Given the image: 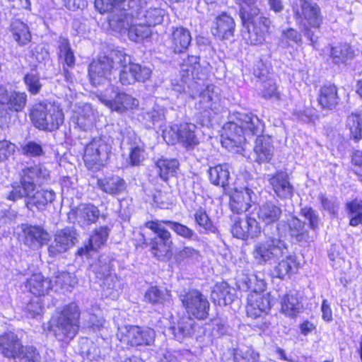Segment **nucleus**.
I'll return each mask as SVG.
<instances>
[{
	"instance_id": "obj_53",
	"label": "nucleus",
	"mask_w": 362,
	"mask_h": 362,
	"mask_svg": "<svg viewBox=\"0 0 362 362\" xmlns=\"http://www.w3.org/2000/svg\"><path fill=\"white\" fill-rule=\"evenodd\" d=\"M346 127L350 130L351 137L355 141H358L361 139L362 131V118L361 115L356 113H351L349 115L346 120Z\"/></svg>"
},
{
	"instance_id": "obj_46",
	"label": "nucleus",
	"mask_w": 362,
	"mask_h": 362,
	"mask_svg": "<svg viewBox=\"0 0 362 362\" xmlns=\"http://www.w3.org/2000/svg\"><path fill=\"white\" fill-rule=\"evenodd\" d=\"M302 308L296 293H288L281 300V311L285 315L293 317L298 313Z\"/></svg>"
},
{
	"instance_id": "obj_6",
	"label": "nucleus",
	"mask_w": 362,
	"mask_h": 362,
	"mask_svg": "<svg viewBox=\"0 0 362 362\" xmlns=\"http://www.w3.org/2000/svg\"><path fill=\"white\" fill-rule=\"evenodd\" d=\"M134 1L127 0H95V7L100 13H110L108 23L115 31L122 32L127 28L131 21V16L126 6L130 8Z\"/></svg>"
},
{
	"instance_id": "obj_49",
	"label": "nucleus",
	"mask_w": 362,
	"mask_h": 362,
	"mask_svg": "<svg viewBox=\"0 0 362 362\" xmlns=\"http://www.w3.org/2000/svg\"><path fill=\"white\" fill-rule=\"evenodd\" d=\"M13 360L15 362H40L41 356L36 347L22 344L19 353Z\"/></svg>"
},
{
	"instance_id": "obj_9",
	"label": "nucleus",
	"mask_w": 362,
	"mask_h": 362,
	"mask_svg": "<svg viewBox=\"0 0 362 362\" xmlns=\"http://www.w3.org/2000/svg\"><path fill=\"white\" fill-rule=\"evenodd\" d=\"M112 144V139L108 136L93 138L85 148L83 160L86 165L90 169L103 165L111 153Z\"/></svg>"
},
{
	"instance_id": "obj_37",
	"label": "nucleus",
	"mask_w": 362,
	"mask_h": 362,
	"mask_svg": "<svg viewBox=\"0 0 362 362\" xmlns=\"http://www.w3.org/2000/svg\"><path fill=\"white\" fill-rule=\"evenodd\" d=\"M194 321L189 317L180 319L176 326L169 328L168 332L173 334L175 339L182 341L190 337L194 332Z\"/></svg>"
},
{
	"instance_id": "obj_63",
	"label": "nucleus",
	"mask_w": 362,
	"mask_h": 362,
	"mask_svg": "<svg viewBox=\"0 0 362 362\" xmlns=\"http://www.w3.org/2000/svg\"><path fill=\"white\" fill-rule=\"evenodd\" d=\"M24 82L28 91L33 95L37 94L42 88L39 76L35 74H27L24 76Z\"/></svg>"
},
{
	"instance_id": "obj_5",
	"label": "nucleus",
	"mask_w": 362,
	"mask_h": 362,
	"mask_svg": "<svg viewBox=\"0 0 362 362\" xmlns=\"http://www.w3.org/2000/svg\"><path fill=\"white\" fill-rule=\"evenodd\" d=\"M30 117L37 129L48 132L59 129L64 119L59 105L47 101L35 103L31 108Z\"/></svg>"
},
{
	"instance_id": "obj_51",
	"label": "nucleus",
	"mask_w": 362,
	"mask_h": 362,
	"mask_svg": "<svg viewBox=\"0 0 362 362\" xmlns=\"http://www.w3.org/2000/svg\"><path fill=\"white\" fill-rule=\"evenodd\" d=\"M59 52L60 59L64 61L68 67L73 68L75 65V56L67 39L60 38Z\"/></svg>"
},
{
	"instance_id": "obj_62",
	"label": "nucleus",
	"mask_w": 362,
	"mask_h": 362,
	"mask_svg": "<svg viewBox=\"0 0 362 362\" xmlns=\"http://www.w3.org/2000/svg\"><path fill=\"white\" fill-rule=\"evenodd\" d=\"M16 148V145L10 141L0 140V163H4L13 156Z\"/></svg>"
},
{
	"instance_id": "obj_12",
	"label": "nucleus",
	"mask_w": 362,
	"mask_h": 362,
	"mask_svg": "<svg viewBox=\"0 0 362 362\" xmlns=\"http://www.w3.org/2000/svg\"><path fill=\"white\" fill-rule=\"evenodd\" d=\"M296 20L305 28H318L322 21L320 8L316 3L310 0H298L293 6Z\"/></svg>"
},
{
	"instance_id": "obj_42",
	"label": "nucleus",
	"mask_w": 362,
	"mask_h": 362,
	"mask_svg": "<svg viewBox=\"0 0 362 362\" xmlns=\"http://www.w3.org/2000/svg\"><path fill=\"white\" fill-rule=\"evenodd\" d=\"M101 286L103 295L112 299L117 298L122 290V284L115 274L109 275L102 279Z\"/></svg>"
},
{
	"instance_id": "obj_10",
	"label": "nucleus",
	"mask_w": 362,
	"mask_h": 362,
	"mask_svg": "<svg viewBox=\"0 0 362 362\" xmlns=\"http://www.w3.org/2000/svg\"><path fill=\"white\" fill-rule=\"evenodd\" d=\"M145 226L157 235L151 243L153 255L160 260L168 257L171 254L173 245L171 233L159 220L147 221Z\"/></svg>"
},
{
	"instance_id": "obj_23",
	"label": "nucleus",
	"mask_w": 362,
	"mask_h": 362,
	"mask_svg": "<svg viewBox=\"0 0 362 362\" xmlns=\"http://www.w3.org/2000/svg\"><path fill=\"white\" fill-rule=\"evenodd\" d=\"M23 243L28 247L36 249L41 247L49 240V234L42 227L23 224Z\"/></svg>"
},
{
	"instance_id": "obj_52",
	"label": "nucleus",
	"mask_w": 362,
	"mask_h": 362,
	"mask_svg": "<svg viewBox=\"0 0 362 362\" xmlns=\"http://www.w3.org/2000/svg\"><path fill=\"white\" fill-rule=\"evenodd\" d=\"M160 221L162 222L163 226L166 225L169 226L177 235L185 239L193 240L197 237L195 232L192 229L180 223L168 220H161Z\"/></svg>"
},
{
	"instance_id": "obj_61",
	"label": "nucleus",
	"mask_w": 362,
	"mask_h": 362,
	"mask_svg": "<svg viewBox=\"0 0 362 362\" xmlns=\"http://www.w3.org/2000/svg\"><path fill=\"white\" fill-rule=\"evenodd\" d=\"M106 350L91 342L86 351V358L92 362H99L105 357Z\"/></svg>"
},
{
	"instance_id": "obj_16",
	"label": "nucleus",
	"mask_w": 362,
	"mask_h": 362,
	"mask_svg": "<svg viewBox=\"0 0 362 362\" xmlns=\"http://www.w3.org/2000/svg\"><path fill=\"white\" fill-rule=\"evenodd\" d=\"M113 62L116 64L115 70H118L119 82L122 86L134 84L136 71L132 57L122 50H114Z\"/></svg>"
},
{
	"instance_id": "obj_22",
	"label": "nucleus",
	"mask_w": 362,
	"mask_h": 362,
	"mask_svg": "<svg viewBox=\"0 0 362 362\" xmlns=\"http://www.w3.org/2000/svg\"><path fill=\"white\" fill-rule=\"evenodd\" d=\"M200 69L199 57L197 56H189L183 59L180 65L181 80L184 83L189 84L188 88H197L198 83L195 79H199V70Z\"/></svg>"
},
{
	"instance_id": "obj_58",
	"label": "nucleus",
	"mask_w": 362,
	"mask_h": 362,
	"mask_svg": "<svg viewBox=\"0 0 362 362\" xmlns=\"http://www.w3.org/2000/svg\"><path fill=\"white\" fill-rule=\"evenodd\" d=\"M300 214L308 221L309 227L312 230L311 233L316 236L320 223V217L317 213L311 207L306 206L301 209Z\"/></svg>"
},
{
	"instance_id": "obj_7",
	"label": "nucleus",
	"mask_w": 362,
	"mask_h": 362,
	"mask_svg": "<svg viewBox=\"0 0 362 362\" xmlns=\"http://www.w3.org/2000/svg\"><path fill=\"white\" fill-rule=\"evenodd\" d=\"M81 312L75 303L65 305L54 320L52 331L60 341L72 339L78 333Z\"/></svg>"
},
{
	"instance_id": "obj_41",
	"label": "nucleus",
	"mask_w": 362,
	"mask_h": 362,
	"mask_svg": "<svg viewBox=\"0 0 362 362\" xmlns=\"http://www.w3.org/2000/svg\"><path fill=\"white\" fill-rule=\"evenodd\" d=\"M131 21L129 26L124 29L121 33L128 31V35L132 41L138 42L146 37L150 36L151 31L150 27L148 26L144 22H140L132 25L133 13L129 12Z\"/></svg>"
},
{
	"instance_id": "obj_13",
	"label": "nucleus",
	"mask_w": 362,
	"mask_h": 362,
	"mask_svg": "<svg viewBox=\"0 0 362 362\" xmlns=\"http://www.w3.org/2000/svg\"><path fill=\"white\" fill-rule=\"evenodd\" d=\"M100 100L111 110L119 113H124L139 105L137 99L124 92L119 91L115 86H111L110 90L107 89L106 93L100 97Z\"/></svg>"
},
{
	"instance_id": "obj_19",
	"label": "nucleus",
	"mask_w": 362,
	"mask_h": 362,
	"mask_svg": "<svg viewBox=\"0 0 362 362\" xmlns=\"http://www.w3.org/2000/svg\"><path fill=\"white\" fill-rule=\"evenodd\" d=\"M260 233L261 228L259 223L255 218L249 216L243 219L235 220L231 228L233 236L242 240H246L249 237L257 238Z\"/></svg>"
},
{
	"instance_id": "obj_55",
	"label": "nucleus",
	"mask_w": 362,
	"mask_h": 362,
	"mask_svg": "<svg viewBox=\"0 0 362 362\" xmlns=\"http://www.w3.org/2000/svg\"><path fill=\"white\" fill-rule=\"evenodd\" d=\"M93 313L86 311L83 313V317L87 322L88 326L93 329H100L103 327L105 320L99 315L100 310L97 308H92Z\"/></svg>"
},
{
	"instance_id": "obj_8",
	"label": "nucleus",
	"mask_w": 362,
	"mask_h": 362,
	"mask_svg": "<svg viewBox=\"0 0 362 362\" xmlns=\"http://www.w3.org/2000/svg\"><path fill=\"white\" fill-rule=\"evenodd\" d=\"M245 280L247 288L252 291L247 297L246 306L247 314L249 317L257 318L262 314H267L271 308L269 295L263 293L265 284L263 280H257V276L252 275Z\"/></svg>"
},
{
	"instance_id": "obj_15",
	"label": "nucleus",
	"mask_w": 362,
	"mask_h": 362,
	"mask_svg": "<svg viewBox=\"0 0 362 362\" xmlns=\"http://www.w3.org/2000/svg\"><path fill=\"white\" fill-rule=\"evenodd\" d=\"M198 86H199V83ZM192 89L199 93L194 105L196 110L199 114L204 115V117H209L211 112L217 109L219 102L218 88L214 85H209L201 90L199 87ZM192 93H194V90H192Z\"/></svg>"
},
{
	"instance_id": "obj_57",
	"label": "nucleus",
	"mask_w": 362,
	"mask_h": 362,
	"mask_svg": "<svg viewBox=\"0 0 362 362\" xmlns=\"http://www.w3.org/2000/svg\"><path fill=\"white\" fill-rule=\"evenodd\" d=\"M194 220L206 233L216 232V227L213 225L205 210L202 209H198L194 214Z\"/></svg>"
},
{
	"instance_id": "obj_43",
	"label": "nucleus",
	"mask_w": 362,
	"mask_h": 362,
	"mask_svg": "<svg viewBox=\"0 0 362 362\" xmlns=\"http://www.w3.org/2000/svg\"><path fill=\"white\" fill-rule=\"evenodd\" d=\"M21 153L28 158H39L45 155V151L40 141L25 139L20 143Z\"/></svg>"
},
{
	"instance_id": "obj_3",
	"label": "nucleus",
	"mask_w": 362,
	"mask_h": 362,
	"mask_svg": "<svg viewBox=\"0 0 362 362\" xmlns=\"http://www.w3.org/2000/svg\"><path fill=\"white\" fill-rule=\"evenodd\" d=\"M235 120L227 122L223 127L221 144L229 151L243 154L245 135L261 136L264 125L252 113L237 112Z\"/></svg>"
},
{
	"instance_id": "obj_31",
	"label": "nucleus",
	"mask_w": 362,
	"mask_h": 362,
	"mask_svg": "<svg viewBox=\"0 0 362 362\" xmlns=\"http://www.w3.org/2000/svg\"><path fill=\"white\" fill-rule=\"evenodd\" d=\"M26 288L36 296H45L52 289V281L42 274H33L26 281Z\"/></svg>"
},
{
	"instance_id": "obj_14",
	"label": "nucleus",
	"mask_w": 362,
	"mask_h": 362,
	"mask_svg": "<svg viewBox=\"0 0 362 362\" xmlns=\"http://www.w3.org/2000/svg\"><path fill=\"white\" fill-rule=\"evenodd\" d=\"M180 298L189 315L199 320L207 317L209 302L200 291L197 290L189 291L185 294H181Z\"/></svg>"
},
{
	"instance_id": "obj_47",
	"label": "nucleus",
	"mask_w": 362,
	"mask_h": 362,
	"mask_svg": "<svg viewBox=\"0 0 362 362\" xmlns=\"http://www.w3.org/2000/svg\"><path fill=\"white\" fill-rule=\"evenodd\" d=\"M159 175L166 181L170 177H173L178 169L179 163L176 159L161 158L156 163Z\"/></svg>"
},
{
	"instance_id": "obj_33",
	"label": "nucleus",
	"mask_w": 362,
	"mask_h": 362,
	"mask_svg": "<svg viewBox=\"0 0 362 362\" xmlns=\"http://www.w3.org/2000/svg\"><path fill=\"white\" fill-rule=\"evenodd\" d=\"M97 185L103 192L110 195H117L122 193L127 187L125 181L117 175L98 179Z\"/></svg>"
},
{
	"instance_id": "obj_17",
	"label": "nucleus",
	"mask_w": 362,
	"mask_h": 362,
	"mask_svg": "<svg viewBox=\"0 0 362 362\" xmlns=\"http://www.w3.org/2000/svg\"><path fill=\"white\" fill-rule=\"evenodd\" d=\"M116 64L113 62V51L110 57L103 56L92 62L88 68V76L95 86L104 83Z\"/></svg>"
},
{
	"instance_id": "obj_2",
	"label": "nucleus",
	"mask_w": 362,
	"mask_h": 362,
	"mask_svg": "<svg viewBox=\"0 0 362 362\" xmlns=\"http://www.w3.org/2000/svg\"><path fill=\"white\" fill-rule=\"evenodd\" d=\"M266 236L265 240L259 241L254 245V259L259 265L279 261L275 267L277 276L281 279L290 276L298 268L296 257L290 253L286 243L279 235L267 234Z\"/></svg>"
},
{
	"instance_id": "obj_39",
	"label": "nucleus",
	"mask_w": 362,
	"mask_h": 362,
	"mask_svg": "<svg viewBox=\"0 0 362 362\" xmlns=\"http://www.w3.org/2000/svg\"><path fill=\"white\" fill-rule=\"evenodd\" d=\"M197 127L192 123H183L180 124L179 142L185 148H192L199 144L195 135Z\"/></svg>"
},
{
	"instance_id": "obj_1",
	"label": "nucleus",
	"mask_w": 362,
	"mask_h": 362,
	"mask_svg": "<svg viewBox=\"0 0 362 362\" xmlns=\"http://www.w3.org/2000/svg\"><path fill=\"white\" fill-rule=\"evenodd\" d=\"M19 184H14L13 189L7 198L16 201L25 197V206L32 211L34 208L42 211L48 203H52L55 198L52 190H39L34 193L37 185L47 183L50 180L49 170L42 164L38 163L23 168L20 173Z\"/></svg>"
},
{
	"instance_id": "obj_48",
	"label": "nucleus",
	"mask_w": 362,
	"mask_h": 362,
	"mask_svg": "<svg viewBox=\"0 0 362 362\" xmlns=\"http://www.w3.org/2000/svg\"><path fill=\"white\" fill-rule=\"evenodd\" d=\"M91 268L97 278L100 280L114 274L111 273V259L106 255H100L97 262L91 265Z\"/></svg>"
},
{
	"instance_id": "obj_25",
	"label": "nucleus",
	"mask_w": 362,
	"mask_h": 362,
	"mask_svg": "<svg viewBox=\"0 0 362 362\" xmlns=\"http://www.w3.org/2000/svg\"><path fill=\"white\" fill-rule=\"evenodd\" d=\"M22 344L21 339L16 333H3L0 335V355L9 360H13L19 353Z\"/></svg>"
},
{
	"instance_id": "obj_34",
	"label": "nucleus",
	"mask_w": 362,
	"mask_h": 362,
	"mask_svg": "<svg viewBox=\"0 0 362 362\" xmlns=\"http://www.w3.org/2000/svg\"><path fill=\"white\" fill-rule=\"evenodd\" d=\"M110 229L107 226H101L95 229L89 238V243L78 250L79 255L88 254L91 250H96L103 245L107 240Z\"/></svg>"
},
{
	"instance_id": "obj_38",
	"label": "nucleus",
	"mask_w": 362,
	"mask_h": 362,
	"mask_svg": "<svg viewBox=\"0 0 362 362\" xmlns=\"http://www.w3.org/2000/svg\"><path fill=\"white\" fill-rule=\"evenodd\" d=\"M209 180L215 185L226 188L228 185L230 172L226 164H219L209 169Z\"/></svg>"
},
{
	"instance_id": "obj_30",
	"label": "nucleus",
	"mask_w": 362,
	"mask_h": 362,
	"mask_svg": "<svg viewBox=\"0 0 362 362\" xmlns=\"http://www.w3.org/2000/svg\"><path fill=\"white\" fill-rule=\"evenodd\" d=\"M70 214H74L76 221L81 226H88L95 223L100 216L99 209L91 204H80L73 209Z\"/></svg>"
},
{
	"instance_id": "obj_29",
	"label": "nucleus",
	"mask_w": 362,
	"mask_h": 362,
	"mask_svg": "<svg viewBox=\"0 0 362 362\" xmlns=\"http://www.w3.org/2000/svg\"><path fill=\"white\" fill-rule=\"evenodd\" d=\"M288 233L292 238H294L296 242L302 243H309L313 242L315 235L310 233L306 228L304 222L299 218L293 216L288 223Z\"/></svg>"
},
{
	"instance_id": "obj_26",
	"label": "nucleus",
	"mask_w": 362,
	"mask_h": 362,
	"mask_svg": "<svg viewBox=\"0 0 362 362\" xmlns=\"http://www.w3.org/2000/svg\"><path fill=\"white\" fill-rule=\"evenodd\" d=\"M235 30L234 19L229 15L223 13L218 16L211 27L212 34L221 40H227L233 37Z\"/></svg>"
},
{
	"instance_id": "obj_36",
	"label": "nucleus",
	"mask_w": 362,
	"mask_h": 362,
	"mask_svg": "<svg viewBox=\"0 0 362 362\" xmlns=\"http://www.w3.org/2000/svg\"><path fill=\"white\" fill-rule=\"evenodd\" d=\"M282 214L280 206L272 202H267L261 205L257 212V216L266 225H270L279 221Z\"/></svg>"
},
{
	"instance_id": "obj_54",
	"label": "nucleus",
	"mask_w": 362,
	"mask_h": 362,
	"mask_svg": "<svg viewBox=\"0 0 362 362\" xmlns=\"http://www.w3.org/2000/svg\"><path fill=\"white\" fill-rule=\"evenodd\" d=\"M54 282L57 286L63 289L74 287L78 281L74 274L58 271L54 274Z\"/></svg>"
},
{
	"instance_id": "obj_24",
	"label": "nucleus",
	"mask_w": 362,
	"mask_h": 362,
	"mask_svg": "<svg viewBox=\"0 0 362 362\" xmlns=\"http://www.w3.org/2000/svg\"><path fill=\"white\" fill-rule=\"evenodd\" d=\"M254 197H255L254 192L247 187L240 190L235 189L230 199L231 210L236 214L247 211L251 206Z\"/></svg>"
},
{
	"instance_id": "obj_60",
	"label": "nucleus",
	"mask_w": 362,
	"mask_h": 362,
	"mask_svg": "<svg viewBox=\"0 0 362 362\" xmlns=\"http://www.w3.org/2000/svg\"><path fill=\"white\" fill-rule=\"evenodd\" d=\"M144 118L153 124H161L165 119V110L158 105H154L151 110L145 112Z\"/></svg>"
},
{
	"instance_id": "obj_35",
	"label": "nucleus",
	"mask_w": 362,
	"mask_h": 362,
	"mask_svg": "<svg viewBox=\"0 0 362 362\" xmlns=\"http://www.w3.org/2000/svg\"><path fill=\"white\" fill-rule=\"evenodd\" d=\"M337 88L332 85L322 86L319 91L317 101L323 109L332 110L339 103Z\"/></svg>"
},
{
	"instance_id": "obj_18",
	"label": "nucleus",
	"mask_w": 362,
	"mask_h": 362,
	"mask_svg": "<svg viewBox=\"0 0 362 362\" xmlns=\"http://www.w3.org/2000/svg\"><path fill=\"white\" fill-rule=\"evenodd\" d=\"M77 242V233L74 228L66 227L57 230L54 241L49 246L48 251L51 256H56L65 252Z\"/></svg>"
},
{
	"instance_id": "obj_50",
	"label": "nucleus",
	"mask_w": 362,
	"mask_h": 362,
	"mask_svg": "<svg viewBox=\"0 0 362 362\" xmlns=\"http://www.w3.org/2000/svg\"><path fill=\"white\" fill-rule=\"evenodd\" d=\"M164 16V11L153 8L146 11L145 13L140 12L138 14L139 20H143L148 26H155L162 23Z\"/></svg>"
},
{
	"instance_id": "obj_21",
	"label": "nucleus",
	"mask_w": 362,
	"mask_h": 362,
	"mask_svg": "<svg viewBox=\"0 0 362 362\" xmlns=\"http://www.w3.org/2000/svg\"><path fill=\"white\" fill-rule=\"evenodd\" d=\"M268 181L275 194L281 199H291L294 189L290 183L286 172L278 171L274 175H268Z\"/></svg>"
},
{
	"instance_id": "obj_28",
	"label": "nucleus",
	"mask_w": 362,
	"mask_h": 362,
	"mask_svg": "<svg viewBox=\"0 0 362 362\" xmlns=\"http://www.w3.org/2000/svg\"><path fill=\"white\" fill-rule=\"evenodd\" d=\"M170 47L175 53L185 51L192 42L189 30L183 27L173 28L170 37Z\"/></svg>"
},
{
	"instance_id": "obj_20",
	"label": "nucleus",
	"mask_w": 362,
	"mask_h": 362,
	"mask_svg": "<svg viewBox=\"0 0 362 362\" xmlns=\"http://www.w3.org/2000/svg\"><path fill=\"white\" fill-rule=\"evenodd\" d=\"M27 103V94L21 91H8L0 86V105L12 112H21Z\"/></svg>"
},
{
	"instance_id": "obj_4",
	"label": "nucleus",
	"mask_w": 362,
	"mask_h": 362,
	"mask_svg": "<svg viewBox=\"0 0 362 362\" xmlns=\"http://www.w3.org/2000/svg\"><path fill=\"white\" fill-rule=\"evenodd\" d=\"M240 6V16L243 24L247 29L243 38L247 44L257 45L265 40L271 21L265 17L257 5L256 0H236Z\"/></svg>"
},
{
	"instance_id": "obj_45",
	"label": "nucleus",
	"mask_w": 362,
	"mask_h": 362,
	"mask_svg": "<svg viewBox=\"0 0 362 362\" xmlns=\"http://www.w3.org/2000/svg\"><path fill=\"white\" fill-rule=\"evenodd\" d=\"M353 52L348 44H340L331 47L329 57L335 64H344L353 57Z\"/></svg>"
},
{
	"instance_id": "obj_56",
	"label": "nucleus",
	"mask_w": 362,
	"mask_h": 362,
	"mask_svg": "<svg viewBox=\"0 0 362 362\" xmlns=\"http://www.w3.org/2000/svg\"><path fill=\"white\" fill-rule=\"evenodd\" d=\"M170 297L168 291H161L156 286L151 287L145 294L146 300L152 303H162Z\"/></svg>"
},
{
	"instance_id": "obj_27",
	"label": "nucleus",
	"mask_w": 362,
	"mask_h": 362,
	"mask_svg": "<svg viewBox=\"0 0 362 362\" xmlns=\"http://www.w3.org/2000/svg\"><path fill=\"white\" fill-rule=\"evenodd\" d=\"M274 154L272 139L267 136H258L254 147V159L259 163L269 162Z\"/></svg>"
},
{
	"instance_id": "obj_44",
	"label": "nucleus",
	"mask_w": 362,
	"mask_h": 362,
	"mask_svg": "<svg viewBox=\"0 0 362 362\" xmlns=\"http://www.w3.org/2000/svg\"><path fill=\"white\" fill-rule=\"evenodd\" d=\"M11 31L14 40L19 45H25L31 40V35L28 26L19 20H15L11 23Z\"/></svg>"
},
{
	"instance_id": "obj_32",
	"label": "nucleus",
	"mask_w": 362,
	"mask_h": 362,
	"mask_svg": "<svg viewBox=\"0 0 362 362\" xmlns=\"http://www.w3.org/2000/svg\"><path fill=\"white\" fill-rule=\"evenodd\" d=\"M235 298V290L226 282L215 284L211 291V299L215 304L226 305L230 304Z\"/></svg>"
},
{
	"instance_id": "obj_40",
	"label": "nucleus",
	"mask_w": 362,
	"mask_h": 362,
	"mask_svg": "<svg viewBox=\"0 0 362 362\" xmlns=\"http://www.w3.org/2000/svg\"><path fill=\"white\" fill-rule=\"evenodd\" d=\"M174 258L178 264H194L201 258L200 252L192 246L185 245L176 250Z\"/></svg>"
},
{
	"instance_id": "obj_11",
	"label": "nucleus",
	"mask_w": 362,
	"mask_h": 362,
	"mask_svg": "<svg viewBox=\"0 0 362 362\" xmlns=\"http://www.w3.org/2000/svg\"><path fill=\"white\" fill-rule=\"evenodd\" d=\"M119 340L131 346H151L155 341L156 332L149 327L124 326L119 328Z\"/></svg>"
},
{
	"instance_id": "obj_59",
	"label": "nucleus",
	"mask_w": 362,
	"mask_h": 362,
	"mask_svg": "<svg viewBox=\"0 0 362 362\" xmlns=\"http://www.w3.org/2000/svg\"><path fill=\"white\" fill-rule=\"evenodd\" d=\"M76 114L74 119L76 120L77 125L80 128H85L88 124L89 122H90L93 111L90 105H85L82 108H79Z\"/></svg>"
},
{
	"instance_id": "obj_64",
	"label": "nucleus",
	"mask_w": 362,
	"mask_h": 362,
	"mask_svg": "<svg viewBox=\"0 0 362 362\" xmlns=\"http://www.w3.org/2000/svg\"><path fill=\"white\" fill-rule=\"evenodd\" d=\"M262 95L265 98H279V93L277 92V88L275 82L272 79H267L261 82Z\"/></svg>"
}]
</instances>
